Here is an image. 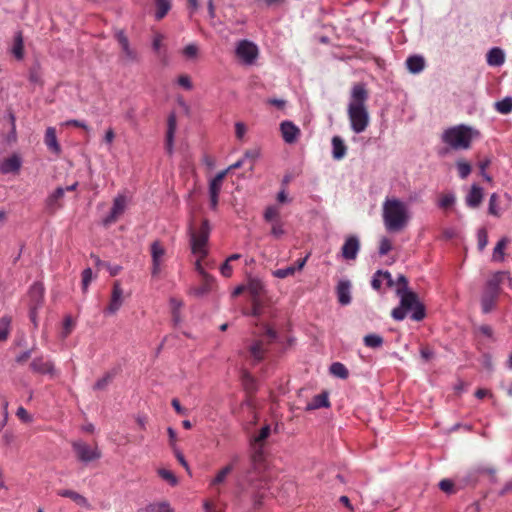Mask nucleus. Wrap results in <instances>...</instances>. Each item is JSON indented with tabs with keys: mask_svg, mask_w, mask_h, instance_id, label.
Here are the masks:
<instances>
[{
	"mask_svg": "<svg viewBox=\"0 0 512 512\" xmlns=\"http://www.w3.org/2000/svg\"><path fill=\"white\" fill-rule=\"evenodd\" d=\"M369 93L362 82L355 83L351 87L347 115L351 130L355 134L363 133L370 123V115L366 105Z\"/></svg>",
	"mask_w": 512,
	"mask_h": 512,
	"instance_id": "1",
	"label": "nucleus"
},
{
	"mask_svg": "<svg viewBox=\"0 0 512 512\" xmlns=\"http://www.w3.org/2000/svg\"><path fill=\"white\" fill-rule=\"evenodd\" d=\"M412 219L408 203L395 196L385 197L382 204V220L386 231L398 233L403 231Z\"/></svg>",
	"mask_w": 512,
	"mask_h": 512,
	"instance_id": "2",
	"label": "nucleus"
},
{
	"mask_svg": "<svg viewBox=\"0 0 512 512\" xmlns=\"http://www.w3.org/2000/svg\"><path fill=\"white\" fill-rule=\"evenodd\" d=\"M478 132L464 124L449 127L441 134V141L446 147L438 151L439 156H446L450 150H468Z\"/></svg>",
	"mask_w": 512,
	"mask_h": 512,
	"instance_id": "3",
	"label": "nucleus"
},
{
	"mask_svg": "<svg viewBox=\"0 0 512 512\" xmlns=\"http://www.w3.org/2000/svg\"><path fill=\"white\" fill-rule=\"evenodd\" d=\"M396 293L400 297V304L391 312L394 320L402 321L408 313L414 321H421L425 317V308L416 293L410 290H396Z\"/></svg>",
	"mask_w": 512,
	"mask_h": 512,
	"instance_id": "4",
	"label": "nucleus"
},
{
	"mask_svg": "<svg viewBox=\"0 0 512 512\" xmlns=\"http://www.w3.org/2000/svg\"><path fill=\"white\" fill-rule=\"evenodd\" d=\"M276 200V204L269 205L265 208L263 220L270 226V234L275 238H280L285 233L280 204H289L292 199L289 198L286 188L283 187L277 193Z\"/></svg>",
	"mask_w": 512,
	"mask_h": 512,
	"instance_id": "5",
	"label": "nucleus"
},
{
	"mask_svg": "<svg viewBox=\"0 0 512 512\" xmlns=\"http://www.w3.org/2000/svg\"><path fill=\"white\" fill-rule=\"evenodd\" d=\"M210 224L208 220H203L198 230L192 226L189 228L190 245L192 253L200 258H205L208 254L207 243L210 235Z\"/></svg>",
	"mask_w": 512,
	"mask_h": 512,
	"instance_id": "6",
	"label": "nucleus"
},
{
	"mask_svg": "<svg viewBox=\"0 0 512 512\" xmlns=\"http://www.w3.org/2000/svg\"><path fill=\"white\" fill-rule=\"evenodd\" d=\"M115 39L119 45V59L122 64L130 65L139 62L140 55L138 50L131 44L124 30L119 29L114 33Z\"/></svg>",
	"mask_w": 512,
	"mask_h": 512,
	"instance_id": "7",
	"label": "nucleus"
},
{
	"mask_svg": "<svg viewBox=\"0 0 512 512\" xmlns=\"http://www.w3.org/2000/svg\"><path fill=\"white\" fill-rule=\"evenodd\" d=\"M235 55L241 65L251 66L256 61V45L249 40H241L236 43Z\"/></svg>",
	"mask_w": 512,
	"mask_h": 512,
	"instance_id": "8",
	"label": "nucleus"
},
{
	"mask_svg": "<svg viewBox=\"0 0 512 512\" xmlns=\"http://www.w3.org/2000/svg\"><path fill=\"white\" fill-rule=\"evenodd\" d=\"M72 448L77 458L82 462H91L101 457V452L97 446H90L82 440L72 442Z\"/></svg>",
	"mask_w": 512,
	"mask_h": 512,
	"instance_id": "9",
	"label": "nucleus"
},
{
	"mask_svg": "<svg viewBox=\"0 0 512 512\" xmlns=\"http://www.w3.org/2000/svg\"><path fill=\"white\" fill-rule=\"evenodd\" d=\"M150 251L152 259L151 273L152 276L155 277L158 276L162 270L166 249L159 241H154L150 246Z\"/></svg>",
	"mask_w": 512,
	"mask_h": 512,
	"instance_id": "10",
	"label": "nucleus"
},
{
	"mask_svg": "<svg viewBox=\"0 0 512 512\" xmlns=\"http://www.w3.org/2000/svg\"><path fill=\"white\" fill-rule=\"evenodd\" d=\"M127 207V198L123 194H118L114 200L110 213L103 219V225L109 226L115 223L125 212Z\"/></svg>",
	"mask_w": 512,
	"mask_h": 512,
	"instance_id": "11",
	"label": "nucleus"
},
{
	"mask_svg": "<svg viewBox=\"0 0 512 512\" xmlns=\"http://www.w3.org/2000/svg\"><path fill=\"white\" fill-rule=\"evenodd\" d=\"M271 434V427L269 425H265L263 426L259 431H258V443L264 439H266L269 435ZM267 469V465H266V462L265 460L262 458V452L260 450V446L258 445V483L260 481H266V480H270L272 478V472H268L267 475H263V476H260V472L262 470H266Z\"/></svg>",
	"mask_w": 512,
	"mask_h": 512,
	"instance_id": "12",
	"label": "nucleus"
},
{
	"mask_svg": "<svg viewBox=\"0 0 512 512\" xmlns=\"http://www.w3.org/2000/svg\"><path fill=\"white\" fill-rule=\"evenodd\" d=\"M227 175V170L220 171L209 183L210 207L215 210L218 205V197L222 188V183Z\"/></svg>",
	"mask_w": 512,
	"mask_h": 512,
	"instance_id": "13",
	"label": "nucleus"
},
{
	"mask_svg": "<svg viewBox=\"0 0 512 512\" xmlns=\"http://www.w3.org/2000/svg\"><path fill=\"white\" fill-rule=\"evenodd\" d=\"M123 302L124 291L121 287V283L119 281H115L112 287L110 303L107 306L105 313L110 315L115 314L121 308Z\"/></svg>",
	"mask_w": 512,
	"mask_h": 512,
	"instance_id": "14",
	"label": "nucleus"
},
{
	"mask_svg": "<svg viewBox=\"0 0 512 512\" xmlns=\"http://www.w3.org/2000/svg\"><path fill=\"white\" fill-rule=\"evenodd\" d=\"M280 131L284 142L289 145L296 143L301 135L299 127L290 120L280 123Z\"/></svg>",
	"mask_w": 512,
	"mask_h": 512,
	"instance_id": "15",
	"label": "nucleus"
},
{
	"mask_svg": "<svg viewBox=\"0 0 512 512\" xmlns=\"http://www.w3.org/2000/svg\"><path fill=\"white\" fill-rule=\"evenodd\" d=\"M30 368L34 373L48 374L51 377L55 376L56 370L51 360L44 357H37L32 360Z\"/></svg>",
	"mask_w": 512,
	"mask_h": 512,
	"instance_id": "16",
	"label": "nucleus"
},
{
	"mask_svg": "<svg viewBox=\"0 0 512 512\" xmlns=\"http://www.w3.org/2000/svg\"><path fill=\"white\" fill-rule=\"evenodd\" d=\"M360 249V241L357 236H349L341 249L342 257L346 260H355Z\"/></svg>",
	"mask_w": 512,
	"mask_h": 512,
	"instance_id": "17",
	"label": "nucleus"
},
{
	"mask_svg": "<svg viewBox=\"0 0 512 512\" xmlns=\"http://www.w3.org/2000/svg\"><path fill=\"white\" fill-rule=\"evenodd\" d=\"M64 195H65V189L63 187L56 188L52 193H50L47 196V198L45 200L46 209L50 213H54L57 210H59L62 207L61 201H62Z\"/></svg>",
	"mask_w": 512,
	"mask_h": 512,
	"instance_id": "18",
	"label": "nucleus"
},
{
	"mask_svg": "<svg viewBox=\"0 0 512 512\" xmlns=\"http://www.w3.org/2000/svg\"><path fill=\"white\" fill-rule=\"evenodd\" d=\"M214 285L215 278L212 275L202 276L199 285L191 288V293L196 297H203L213 290Z\"/></svg>",
	"mask_w": 512,
	"mask_h": 512,
	"instance_id": "19",
	"label": "nucleus"
},
{
	"mask_svg": "<svg viewBox=\"0 0 512 512\" xmlns=\"http://www.w3.org/2000/svg\"><path fill=\"white\" fill-rule=\"evenodd\" d=\"M505 272L494 273L486 282L483 294L498 297L500 293V285Z\"/></svg>",
	"mask_w": 512,
	"mask_h": 512,
	"instance_id": "20",
	"label": "nucleus"
},
{
	"mask_svg": "<svg viewBox=\"0 0 512 512\" xmlns=\"http://www.w3.org/2000/svg\"><path fill=\"white\" fill-rule=\"evenodd\" d=\"M22 165L20 156L13 154L0 162V173L10 174L18 173Z\"/></svg>",
	"mask_w": 512,
	"mask_h": 512,
	"instance_id": "21",
	"label": "nucleus"
},
{
	"mask_svg": "<svg viewBox=\"0 0 512 512\" xmlns=\"http://www.w3.org/2000/svg\"><path fill=\"white\" fill-rule=\"evenodd\" d=\"M336 293L338 301L341 305L346 306L351 303V283L349 280H340L337 287Z\"/></svg>",
	"mask_w": 512,
	"mask_h": 512,
	"instance_id": "22",
	"label": "nucleus"
},
{
	"mask_svg": "<svg viewBox=\"0 0 512 512\" xmlns=\"http://www.w3.org/2000/svg\"><path fill=\"white\" fill-rule=\"evenodd\" d=\"M386 283L388 287H393L395 282L392 275L388 271L378 270L374 273L371 281V286L375 290H380L383 283Z\"/></svg>",
	"mask_w": 512,
	"mask_h": 512,
	"instance_id": "23",
	"label": "nucleus"
},
{
	"mask_svg": "<svg viewBox=\"0 0 512 512\" xmlns=\"http://www.w3.org/2000/svg\"><path fill=\"white\" fill-rule=\"evenodd\" d=\"M483 188L477 184L471 186L470 191L466 195L465 202L470 208H477L483 200Z\"/></svg>",
	"mask_w": 512,
	"mask_h": 512,
	"instance_id": "24",
	"label": "nucleus"
},
{
	"mask_svg": "<svg viewBox=\"0 0 512 512\" xmlns=\"http://www.w3.org/2000/svg\"><path fill=\"white\" fill-rule=\"evenodd\" d=\"M30 308H40L44 299V287L41 283H34L29 290Z\"/></svg>",
	"mask_w": 512,
	"mask_h": 512,
	"instance_id": "25",
	"label": "nucleus"
},
{
	"mask_svg": "<svg viewBox=\"0 0 512 512\" xmlns=\"http://www.w3.org/2000/svg\"><path fill=\"white\" fill-rule=\"evenodd\" d=\"M233 466L232 465H226L222 469H220L214 478L211 479L209 486L210 488L214 489L217 494L221 493L220 485H222L228 475L232 472Z\"/></svg>",
	"mask_w": 512,
	"mask_h": 512,
	"instance_id": "26",
	"label": "nucleus"
},
{
	"mask_svg": "<svg viewBox=\"0 0 512 512\" xmlns=\"http://www.w3.org/2000/svg\"><path fill=\"white\" fill-rule=\"evenodd\" d=\"M167 126L168 128L166 133V147L168 152L171 153L173 149L174 136L177 129V119L174 113H171L168 116Z\"/></svg>",
	"mask_w": 512,
	"mask_h": 512,
	"instance_id": "27",
	"label": "nucleus"
},
{
	"mask_svg": "<svg viewBox=\"0 0 512 512\" xmlns=\"http://www.w3.org/2000/svg\"><path fill=\"white\" fill-rule=\"evenodd\" d=\"M406 68L412 74H418L425 68V59L421 55H412L406 59Z\"/></svg>",
	"mask_w": 512,
	"mask_h": 512,
	"instance_id": "28",
	"label": "nucleus"
},
{
	"mask_svg": "<svg viewBox=\"0 0 512 512\" xmlns=\"http://www.w3.org/2000/svg\"><path fill=\"white\" fill-rule=\"evenodd\" d=\"M44 142L50 151H52L55 154H60L61 147L57 140L55 128L48 127L46 129Z\"/></svg>",
	"mask_w": 512,
	"mask_h": 512,
	"instance_id": "29",
	"label": "nucleus"
},
{
	"mask_svg": "<svg viewBox=\"0 0 512 512\" xmlns=\"http://www.w3.org/2000/svg\"><path fill=\"white\" fill-rule=\"evenodd\" d=\"M505 62V54L499 47L491 48L487 53V63L493 67H499Z\"/></svg>",
	"mask_w": 512,
	"mask_h": 512,
	"instance_id": "30",
	"label": "nucleus"
},
{
	"mask_svg": "<svg viewBox=\"0 0 512 512\" xmlns=\"http://www.w3.org/2000/svg\"><path fill=\"white\" fill-rule=\"evenodd\" d=\"M57 494L61 497H67L70 498L72 501H74L77 505L81 507H88L89 503L88 500L81 494H79L76 491L69 490V489H62L57 492Z\"/></svg>",
	"mask_w": 512,
	"mask_h": 512,
	"instance_id": "31",
	"label": "nucleus"
},
{
	"mask_svg": "<svg viewBox=\"0 0 512 512\" xmlns=\"http://www.w3.org/2000/svg\"><path fill=\"white\" fill-rule=\"evenodd\" d=\"M255 163H256L255 157L252 154L247 153L244 157L239 159L237 162L230 165L226 170H227V173L230 170L237 169V168H245L248 170H252L254 168Z\"/></svg>",
	"mask_w": 512,
	"mask_h": 512,
	"instance_id": "32",
	"label": "nucleus"
},
{
	"mask_svg": "<svg viewBox=\"0 0 512 512\" xmlns=\"http://www.w3.org/2000/svg\"><path fill=\"white\" fill-rule=\"evenodd\" d=\"M346 145L344 141L339 136H334L332 138V155L336 160L342 159L346 155Z\"/></svg>",
	"mask_w": 512,
	"mask_h": 512,
	"instance_id": "33",
	"label": "nucleus"
},
{
	"mask_svg": "<svg viewBox=\"0 0 512 512\" xmlns=\"http://www.w3.org/2000/svg\"><path fill=\"white\" fill-rule=\"evenodd\" d=\"M330 403L328 400V394L326 392L320 393L312 399L307 405V410H315L319 408L329 407Z\"/></svg>",
	"mask_w": 512,
	"mask_h": 512,
	"instance_id": "34",
	"label": "nucleus"
},
{
	"mask_svg": "<svg viewBox=\"0 0 512 512\" xmlns=\"http://www.w3.org/2000/svg\"><path fill=\"white\" fill-rule=\"evenodd\" d=\"M156 12L155 19H163L171 9V0H155Z\"/></svg>",
	"mask_w": 512,
	"mask_h": 512,
	"instance_id": "35",
	"label": "nucleus"
},
{
	"mask_svg": "<svg viewBox=\"0 0 512 512\" xmlns=\"http://www.w3.org/2000/svg\"><path fill=\"white\" fill-rule=\"evenodd\" d=\"M363 343L368 348L378 349L382 347L384 339L379 334L371 333L364 336Z\"/></svg>",
	"mask_w": 512,
	"mask_h": 512,
	"instance_id": "36",
	"label": "nucleus"
},
{
	"mask_svg": "<svg viewBox=\"0 0 512 512\" xmlns=\"http://www.w3.org/2000/svg\"><path fill=\"white\" fill-rule=\"evenodd\" d=\"M488 213L494 217H500L502 215V209L499 205V195L492 193L488 203Z\"/></svg>",
	"mask_w": 512,
	"mask_h": 512,
	"instance_id": "37",
	"label": "nucleus"
},
{
	"mask_svg": "<svg viewBox=\"0 0 512 512\" xmlns=\"http://www.w3.org/2000/svg\"><path fill=\"white\" fill-rule=\"evenodd\" d=\"M509 243V239L506 237L501 238L493 249L492 258L494 261L501 262L504 260V249Z\"/></svg>",
	"mask_w": 512,
	"mask_h": 512,
	"instance_id": "38",
	"label": "nucleus"
},
{
	"mask_svg": "<svg viewBox=\"0 0 512 512\" xmlns=\"http://www.w3.org/2000/svg\"><path fill=\"white\" fill-rule=\"evenodd\" d=\"M12 54L18 60H21L24 57V43H23L22 34L20 32L16 33V35L14 37V43H13V47H12Z\"/></svg>",
	"mask_w": 512,
	"mask_h": 512,
	"instance_id": "39",
	"label": "nucleus"
},
{
	"mask_svg": "<svg viewBox=\"0 0 512 512\" xmlns=\"http://www.w3.org/2000/svg\"><path fill=\"white\" fill-rule=\"evenodd\" d=\"M244 291H248L250 296H251V298H252L251 313L254 315V314H256V302H255L256 289H255V287H254V285L252 283H250L247 287L246 286H238L234 290L233 295L234 296L239 295V294H241Z\"/></svg>",
	"mask_w": 512,
	"mask_h": 512,
	"instance_id": "40",
	"label": "nucleus"
},
{
	"mask_svg": "<svg viewBox=\"0 0 512 512\" xmlns=\"http://www.w3.org/2000/svg\"><path fill=\"white\" fill-rule=\"evenodd\" d=\"M494 107L500 114H509L512 112V96H506L505 98L495 102Z\"/></svg>",
	"mask_w": 512,
	"mask_h": 512,
	"instance_id": "41",
	"label": "nucleus"
},
{
	"mask_svg": "<svg viewBox=\"0 0 512 512\" xmlns=\"http://www.w3.org/2000/svg\"><path fill=\"white\" fill-rule=\"evenodd\" d=\"M329 370L333 376L338 377L343 380L347 379L349 376L348 369L346 368V366L344 364H342L340 362L332 363Z\"/></svg>",
	"mask_w": 512,
	"mask_h": 512,
	"instance_id": "42",
	"label": "nucleus"
},
{
	"mask_svg": "<svg viewBox=\"0 0 512 512\" xmlns=\"http://www.w3.org/2000/svg\"><path fill=\"white\" fill-rule=\"evenodd\" d=\"M456 168L461 179H466L472 171L471 164L464 159L456 161Z\"/></svg>",
	"mask_w": 512,
	"mask_h": 512,
	"instance_id": "43",
	"label": "nucleus"
},
{
	"mask_svg": "<svg viewBox=\"0 0 512 512\" xmlns=\"http://www.w3.org/2000/svg\"><path fill=\"white\" fill-rule=\"evenodd\" d=\"M497 298L498 297H495V296L482 294V297H481L482 312L485 314L491 312L495 307Z\"/></svg>",
	"mask_w": 512,
	"mask_h": 512,
	"instance_id": "44",
	"label": "nucleus"
},
{
	"mask_svg": "<svg viewBox=\"0 0 512 512\" xmlns=\"http://www.w3.org/2000/svg\"><path fill=\"white\" fill-rule=\"evenodd\" d=\"M199 46L196 43L186 45L182 50V55L188 60H196L199 56Z\"/></svg>",
	"mask_w": 512,
	"mask_h": 512,
	"instance_id": "45",
	"label": "nucleus"
},
{
	"mask_svg": "<svg viewBox=\"0 0 512 512\" xmlns=\"http://www.w3.org/2000/svg\"><path fill=\"white\" fill-rule=\"evenodd\" d=\"M157 474L166 482H168L171 486H176L178 484V478L175 476V474L165 468H159L157 470Z\"/></svg>",
	"mask_w": 512,
	"mask_h": 512,
	"instance_id": "46",
	"label": "nucleus"
},
{
	"mask_svg": "<svg viewBox=\"0 0 512 512\" xmlns=\"http://www.w3.org/2000/svg\"><path fill=\"white\" fill-rule=\"evenodd\" d=\"M75 327V322L70 315L65 316L60 336L65 339L68 337Z\"/></svg>",
	"mask_w": 512,
	"mask_h": 512,
	"instance_id": "47",
	"label": "nucleus"
},
{
	"mask_svg": "<svg viewBox=\"0 0 512 512\" xmlns=\"http://www.w3.org/2000/svg\"><path fill=\"white\" fill-rule=\"evenodd\" d=\"M147 509L149 512H174L173 508L167 501L150 504Z\"/></svg>",
	"mask_w": 512,
	"mask_h": 512,
	"instance_id": "48",
	"label": "nucleus"
},
{
	"mask_svg": "<svg viewBox=\"0 0 512 512\" xmlns=\"http://www.w3.org/2000/svg\"><path fill=\"white\" fill-rule=\"evenodd\" d=\"M10 324H11V318L4 316L0 318V341H4L7 339L9 335L10 330Z\"/></svg>",
	"mask_w": 512,
	"mask_h": 512,
	"instance_id": "49",
	"label": "nucleus"
},
{
	"mask_svg": "<svg viewBox=\"0 0 512 512\" xmlns=\"http://www.w3.org/2000/svg\"><path fill=\"white\" fill-rule=\"evenodd\" d=\"M455 200L456 198L453 193H447L439 199L438 206L443 209L449 208L454 205Z\"/></svg>",
	"mask_w": 512,
	"mask_h": 512,
	"instance_id": "50",
	"label": "nucleus"
},
{
	"mask_svg": "<svg viewBox=\"0 0 512 512\" xmlns=\"http://www.w3.org/2000/svg\"><path fill=\"white\" fill-rule=\"evenodd\" d=\"M439 488L447 494H454L456 492L454 482L450 479H442L439 482Z\"/></svg>",
	"mask_w": 512,
	"mask_h": 512,
	"instance_id": "51",
	"label": "nucleus"
},
{
	"mask_svg": "<svg viewBox=\"0 0 512 512\" xmlns=\"http://www.w3.org/2000/svg\"><path fill=\"white\" fill-rule=\"evenodd\" d=\"M164 39H165V36L162 33H160V32L154 33L153 38H152V49L154 50V52L158 53L160 51V49L163 46Z\"/></svg>",
	"mask_w": 512,
	"mask_h": 512,
	"instance_id": "52",
	"label": "nucleus"
},
{
	"mask_svg": "<svg viewBox=\"0 0 512 512\" xmlns=\"http://www.w3.org/2000/svg\"><path fill=\"white\" fill-rule=\"evenodd\" d=\"M477 240H478V248L480 251L484 250V248L488 244V234L484 228H481L477 232Z\"/></svg>",
	"mask_w": 512,
	"mask_h": 512,
	"instance_id": "53",
	"label": "nucleus"
},
{
	"mask_svg": "<svg viewBox=\"0 0 512 512\" xmlns=\"http://www.w3.org/2000/svg\"><path fill=\"white\" fill-rule=\"evenodd\" d=\"M295 272H296V267L295 266H289V267H286V268L277 269L276 271H274L273 274H274L275 277L283 279V278H286V277H288L290 275H293Z\"/></svg>",
	"mask_w": 512,
	"mask_h": 512,
	"instance_id": "54",
	"label": "nucleus"
},
{
	"mask_svg": "<svg viewBox=\"0 0 512 512\" xmlns=\"http://www.w3.org/2000/svg\"><path fill=\"white\" fill-rule=\"evenodd\" d=\"M392 249V243L387 237H382L379 244V255L384 256Z\"/></svg>",
	"mask_w": 512,
	"mask_h": 512,
	"instance_id": "55",
	"label": "nucleus"
},
{
	"mask_svg": "<svg viewBox=\"0 0 512 512\" xmlns=\"http://www.w3.org/2000/svg\"><path fill=\"white\" fill-rule=\"evenodd\" d=\"M177 83L182 87L184 88L185 90H192L193 89V84H192V81H191V78L189 75L187 74H182L180 75L178 78H177Z\"/></svg>",
	"mask_w": 512,
	"mask_h": 512,
	"instance_id": "56",
	"label": "nucleus"
},
{
	"mask_svg": "<svg viewBox=\"0 0 512 512\" xmlns=\"http://www.w3.org/2000/svg\"><path fill=\"white\" fill-rule=\"evenodd\" d=\"M93 273L91 268H87L82 272V289L84 292L87 291L90 282L92 281Z\"/></svg>",
	"mask_w": 512,
	"mask_h": 512,
	"instance_id": "57",
	"label": "nucleus"
},
{
	"mask_svg": "<svg viewBox=\"0 0 512 512\" xmlns=\"http://www.w3.org/2000/svg\"><path fill=\"white\" fill-rule=\"evenodd\" d=\"M247 133V127L243 122H237L235 124V134L238 140L243 141Z\"/></svg>",
	"mask_w": 512,
	"mask_h": 512,
	"instance_id": "58",
	"label": "nucleus"
},
{
	"mask_svg": "<svg viewBox=\"0 0 512 512\" xmlns=\"http://www.w3.org/2000/svg\"><path fill=\"white\" fill-rule=\"evenodd\" d=\"M174 451V455L175 457L177 458V460L179 461V463L185 468V470L190 474L191 471H190V466L188 464V462L186 461L183 453L177 448V447H174L173 449Z\"/></svg>",
	"mask_w": 512,
	"mask_h": 512,
	"instance_id": "59",
	"label": "nucleus"
},
{
	"mask_svg": "<svg viewBox=\"0 0 512 512\" xmlns=\"http://www.w3.org/2000/svg\"><path fill=\"white\" fill-rule=\"evenodd\" d=\"M233 272V267L230 261L226 259V261L220 266V273L223 277L229 278L231 277Z\"/></svg>",
	"mask_w": 512,
	"mask_h": 512,
	"instance_id": "60",
	"label": "nucleus"
},
{
	"mask_svg": "<svg viewBox=\"0 0 512 512\" xmlns=\"http://www.w3.org/2000/svg\"><path fill=\"white\" fill-rule=\"evenodd\" d=\"M263 338H265L269 343L273 342L277 338V333L274 329H272L269 326L264 327V333L262 335Z\"/></svg>",
	"mask_w": 512,
	"mask_h": 512,
	"instance_id": "61",
	"label": "nucleus"
},
{
	"mask_svg": "<svg viewBox=\"0 0 512 512\" xmlns=\"http://www.w3.org/2000/svg\"><path fill=\"white\" fill-rule=\"evenodd\" d=\"M111 381V376L109 374L105 375L101 379L97 380L94 384L95 390H102L104 389Z\"/></svg>",
	"mask_w": 512,
	"mask_h": 512,
	"instance_id": "62",
	"label": "nucleus"
},
{
	"mask_svg": "<svg viewBox=\"0 0 512 512\" xmlns=\"http://www.w3.org/2000/svg\"><path fill=\"white\" fill-rule=\"evenodd\" d=\"M16 415L18 416L19 419H21L24 422H31L32 420L27 410L23 407H19L17 409Z\"/></svg>",
	"mask_w": 512,
	"mask_h": 512,
	"instance_id": "63",
	"label": "nucleus"
},
{
	"mask_svg": "<svg viewBox=\"0 0 512 512\" xmlns=\"http://www.w3.org/2000/svg\"><path fill=\"white\" fill-rule=\"evenodd\" d=\"M104 142L108 145V146H111L112 143L114 142V139H115V132L112 128H108L106 131H105V134H104Z\"/></svg>",
	"mask_w": 512,
	"mask_h": 512,
	"instance_id": "64",
	"label": "nucleus"
}]
</instances>
